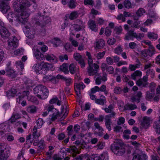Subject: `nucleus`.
Listing matches in <instances>:
<instances>
[{"label": "nucleus", "mask_w": 160, "mask_h": 160, "mask_svg": "<svg viewBox=\"0 0 160 160\" xmlns=\"http://www.w3.org/2000/svg\"><path fill=\"white\" fill-rule=\"evenodd\" d=\"M95 102L97 104L103 105L106 103L107 101L105 97L103 95H101L100 97V98L97 99Z\"/></svg>", "instance_id": "aec40b11"}, {"label": "nucleus", "mask_w": 160, "mask_h": 160, "mask_svg": "<svg viewBox=\"0 0 160 160\" xmlns=\"http://www.w3.org/2000/svg\"><path fill=\"white\" fill-rule=\"evenodd\" d=\"M67 4L70 8L73 9L76 7L77 3L74 0H69Z\"/></svg>", "instance_id": "c9c22d12"}, {"label": "nucleus", "mask_w": 160, "mask_h": 160, "mask_svg": "<svg viewBox=\"0 0 160 160\" xmlns=\"http://www.w3.org/2000/svg\"><path fill=\"white\" fill-rule=\"evenodd\" d=\"M99 92H104V94L107 95L108 94V91L107 89V88L105 85H102L100 88L99 87Z\"/></svg>", "instance_id": "a18cd8bd"}, {"label": "nucleus", "mask_w": 160, "mask_h": 160, "mask_svg": "<svg viewBox=\"0 0 160 160\" xmlns=\"http://www.w3.org/2000/svg\"><path fill=\"white\" fill-rule=\"evenodd\" d=\"M142 75V72L139 70H136L131 74V77L134 80H136L139 77H140Z\"/></svg>", "instance_id": "412c9836"}, {"label": "nucleus", "mask_w": 160, "mask_h": 160, "mask_svg": "<svg viewBox=\"0 0 160 160\" xmlns=\"http://www.w3.org/2000/svg\"><path fill=\"white\" fill-rule=\"evenodd\" d=\"M16 64L18 68H20L22 69H23L24 67V64L21 61H19L16 62Z\"/></svg>", "instance_id": "052dcab7"}, {"label": "nucleus", "mask_w": 160, "mask_h": 160, "mask_svg": "<svg viewBox=\"0 0 160 160\" xmlns=\"http://www.w3.org/2000/svg\"><path fill=\"white\" fill-rule=\"evenodd\" d=\"M153 127L155 129L157 133H160V116L158 121L154 123Z\"/></svg>", "instance_id": "72a5a7b5"}, {"label": "nucleus", "mask_w": 160, "mask_h": 160, "mask_svg": "<svg viewBox=\"0 0 160 160\" xmlns=\"http://www.w3.org/2000/svg\"><path fill=\"white\" fill-rule=\"evenodd\" d=\"M68 21L67 19H65L63 23L61 26V28L63 31L65 28H66L68 25Z\"/></svg>", "instance_id": "69168bd1"}, {"label": "nucleus", "mask_w": 160, "mask_h": 160, "mask_svg": "<svg viewBox=\"0 0 160 160\" xmlns=\"http://www.w3.org/2000/svg\"><path fill=\"white\" fill-rule=\"evenodd\" d=\"M70 72L72 74H73L75 72L76 70V67L75 65L73 63L70 64L69 67Z\"/></svg>", "instance_id": "3c124183"}, {"label": "nucleus", "mask_w": 160, "mask_h": 160, "mask_svg": "<svg viewBox=\"0 0 160 160\" xmlns=\"http://www.w3.org/2000/svg\"><path fill=\"white\" fill-rule=\"evenodd\" d=\"M37 129L36 126L34 127L32 135L33 138H38L40 136V133L37 132Z\"/></svg>", "instance_id": "e433bc0d"}, {"label": "nucleus", "mask_w": 160, "mask_h": 160, "mask_svg": "<svg viewBox=\"0 0 160 160\" xmlns=\"http://www.w3.org/2000/svg\"><path fill=\"white\" fill-rule=\"evenodd\" d=\"M29 94L28 91H24L22 93H21L18 96V98H17V101L19 103H21V101L22 100L23 98L26 96H27Z\"/></svg>", "instance_id": "5701e85b"}, {"label": "nucleus", "mask_w": 160, "mask_h": 160, "mask_svg": "<svg viewBox=\"0 0 160 160\" xmlns=\"http://www.w3.org/2000/svg\"><path fill=\"white\" fill-rule=\"evenodd\" d=\"M79 15L77 11H73L71 12L69 15V18L71 20H73L77 18Z\"/></svg>", "instance_id": "2f4dec72"}, {"label": "nucleus", "mask_w": 160, "mask_h": 160, "mask_svg": "<svg viewBox=\"0 0 160 160\" xmlns=\"http://www.w3.org/2000/svg\"><path fill=\"white\" fill-rule=\"evenodd\" d=\"M6 72L7 75L9 76L12 78L16 77V74L14 71L9 67H8L6 69Z\"/></svg>", "instance_id": "c85d7f7f"}, {"label": "nucleus", "mask_w": 160, "mask_h": 160, "mask_svg": "<svg viewBox=\"0 0 160 160\" xmlns=\"http://www.w3.org/2000/svg\"><path fill=\"white\" fill-rule=\"evenodd\" d=\"M57 103L58 105H60L61 104V102L58 99L57 97L52 98L49 101V103L50 104H53Z\"/></svg>", "instance_id": "79ce46f5"}, {"label": "nucleus", "mask_w": 160, "mask_h": 160, "mask_svg": "<svg viewBox=\"0 0 160 160\" xmlns=\"http://www.w3.org/2000/svg\"><path fill=\"white\" fill-rule=\"evenodd\" d=\"M148 54L149 56L151 57L155 54V49L153 46H150L147 50Z\"/></svg>", "instance_id": "a19ab883"}, {"label": "nucleus", "mask_w": 160, "mask_h": 160, "mask_svg": "<svg viewBox=\"0 0 160 160\" xmlns=\"http://www.w3.org/2000/svg\"><path fill=\"white\" fill-rule=\"evenodd\" d=\"M88 66L87 68V72L89 76H93L97 73L99 69V66L90 60L88 63Z\"/></svg>", "instance_id": "39448f33"}, {"label": "nucleus", "mask_w": 160, "mask_h": 160, "mask_svg": "<svg viewBox=\"0 0 160 160\" xmlns=\"http://www.w3.org/2000/svg\"><path fill=\"white\" fill-rule=\"evenodd\" d=\"M8 157L9 153L6 149L0 144V159H6Z\"/></svg>", "instance_id": "9d476101"}, {"label": "nucleus", "mask_w": 160, "mask_h": 160, "mask_svg": "<svg viewBox=\"0 0 160 160\" xmlns=\"http://www.w3.org/2000/svg\"><path fill=\"white\" fill-rule=\"evenodd\" d=\"M40 19L43 18L42 21H41L40 22L36 18H34L32 20V22L33 24H36L37 25H40L41 27L45 26L46 24L50 22L51 21V19L50 17H39Z\"/></svg>", "instance_id": "423d86ee"}, {"label": "nucleus", "mask_w": 160, "mask_h": 160, "mask_svg": "<svg viewBox=\"0 0 160 160\" xmlns=\"http://www.w3.org/2000/svg\"><path fill=\"white\" fill-rule=\"evenodd\" d=\"M26 34L27 37L30 38H34L35 34V31L33 28L32 27L30 28L28 26H26Z\"/></svg>", "instance_id": "f8f14e48"}, {"label": "nucleus", "mask_w": 160, "mask_h": 160, "mask_svg": "<svg viewBox=\"0 0 160 160\" xmlns=\"http://www.w3.org/2000/svg\"><path fill=\"white\" fill-rule=\"evenodd\" d=\"M146 73L148 76L150 75V77L152 78H153L155 76V71L152 69H148L146 72Z\"/></svg>", "instance_id": "37998d69"}, {"label": "nucleus", "mask_w": 160, "mask_h": 160, "mask_svg": "<svg viewBox=\"0 0 160 160\" xmlns=\"http://www.w3.org/2000/svg\"><path fill=\"white\" fill-rule=\"evenodd\" d=\"M66 150L70 153L73 157H75L77 154L80 153L77 148L74 146H70L69 148L66 149Z\"/></svg>", "instance_id": "2eb2a0df"}, {"label": "nucleus", "mask_w": 160, "mask_h": 160, "mask_svg": "<svg viewBox=\"0 0 160 160\" xmlns=\"http://www.w3.org/2000/svg\"><path fill=\"white\" fill-rule=\"evenodd\" d=\"M91 156L92 160H108V156L106 153H103L100 156L97 154H93Z\"/></svg>", "instance_id": "9b49d317"}, {"label": "nucleus", "mask_w": 160, "mask_h": 160, "mask_svg": "<svg viewBox=\"0 0 160 160\" xmlns=\"http://www.w3.org/2000/svg\"><path fill=\"white\" fill-rule=\"evenodd\" d=\"M21 118L20 115L18 113H16L13 115L10 119L11 122L15 121L17 119L20 118Z\"/></svg>", "instance_id": "49530a36"}, {"label": "nucleus", "mask_w": 160, "mask_h": 160, "mask_svg": "<svg viewBox=\"0 0 160 160\" xmlns=\"http://www.w3.org/2000/svg\"><path fill=\"white\" fill-rule=\"evenodd\" d=\"M105 42L102 39H98L95 43V48L98 49L102 48L105 46Z\"/></svg>", "instance_id": "6ab92c4d"}, {"label": "nucleus", "mask_w": 160, "mask_h": 160, "mask_svg": "<svg viewBox=\"0 0 160 160\" xmlns=\"http://www.w3.org/2000/svg\"><path fill=\"white\" fill-rule=\"evenodd\" d=\"M52 43L55 47L59 46L62 43V41L58 38H55L52 40Z\"/></svg>", "instance_id": "7c9ffc66"}, {"label": "nucleus", "mask_w": 160, "mask_h": 160, "mask_svg": "<svg viewBox=\"0 0 160 160\" xmlns=\"http://www.w3.org/2000/svg\"><path fill=\"white\" fill-rule=\"evenodd\" d=\"M53 79L52 77L50 75H45L43 77V81L44 82H48L50 81Z\"/></svg>", "instance_id": "09e8293b"}, {"label": "nucleus", "mask_w": 160, "mask_h": 160, "mask_svg": "<svg viewBox=\"0 0 160 160\" xmlns=\"http://www.w3.org/2000/svg\"><path fill=\"white\" fill-rule=\"evenodd\" d=\"M137 85L141 87H145L148 85V83L144 82L142 79H139L136 82Z\"/></svg>", "instance_id": "ea45409f"}, {"label": "nucleus", "mask_w": 160, "mask_h": 160, "mask_svg": "<svg viewBox=\"0 0 160 160\" xmlns=\"http://www.w3.org/2000/svg\"><path fill=\"white\" fill-rule=\"evenodd\" d=\"M142 158H144V159H146L147 158V156L144 154L142 155L139 154L135 155L133 156L132 160H143L142 159Z\"/></svg>", "instance_id": "58836bf2"}, {"label": "nucleus", "mask_w": 160, "mask_h": 160, "mask_svg": "<svg viewBox=\"0 0 160 160\" xmlns=\"http://www.w3.org/2000/svg\"><path fill=\"white\" fill-rule=\"evenodd\" d=\"M37 146L40 149H43L45 146V144L44 141L42 139H41L37 144Z\"/></svg>", "instance_id": "de8ad7c7"}, {"label": "nucleus", "mask_w": 160, "mask_h": 160, "mask_svg": "<svg viewBox=\"0 0 160 160\" xmlns=\"http://www.w3.org/2000/svg\"><path fill=\"white\" fill-rule=\"evenodd\" d=\"M28 112L31 113H34L36 111V108L34 106H31L28 107L27 108Z\"/></svg>", "instance_id": "4d7b16f0"}, {"label": "nucleus", "mask_w": 160, "mask_h": 160, "mask_svg": "<svg viewBox=\"0 0 160 160\" xmlns=\"http://www.w3.org/2000/svg\"><path fill=\"white\" fill-rule=\"evenodd\" d=\"M33 53L37 59L40 61L45 60L44 55L40 52L37 46L33 47Z\"/></svg>", "instance_id": "1a4fd4ad"}, {"label": "nucleus", "mask_w": 160, "mask_h": 160, "mask_svg": "<svg viewBox=\"0 0 160 160\" xmlns=\"http://www.w3.org/2000/svg\"><path fill=\"white\" fill-rule=\"evenodd\" d=\"M145 12L144 9L141 8H139L137 12V14L138 16H141L143 15V14Z\"/></svg>", "instance_id": "774afa93"}, {"label": "nucleus", "mask_w": 160, "mask_h": 160, "mask_svg": "<svg viewBox=\"0 0 160 160\" xmlns=\"http://www.w3.org/2000/svg\"><path fill=\"white\" fill-rule=\"evenodd\" d=\"M45 59L49 62H52L53 63H56L58 61V58L54 54L51 53H46L44 56Z\"/></svg>", "instance_id": "ddd939ff"}, {"label": "nucleus", "mask_w": 160, "mask_h": 160, "mask_svg": "<svg viewBox=\"0 0 160 160\" xmlns=\"http://www.w3.org/2000/svg\"><path fill=\"white\" fill-rule=\"evenodd\" d=\"M105 53L106 51L99 52L96 54V57L98 60L102 59L104 56Z\"/></svg>", "instance_id": "5fc2aeb1"}, {"label": "nucleus", "mask_w": 160, "mask_h": 160, "mask_svg": "<svg viewBox=\"0 0 160 160\" xmlns=\"http://www.w3.org/2000/svg\"><path fill=\"white\" fill-rule=\"evenodd\" d=\"M54 109H56L54 108L53 106L52 105H49L45 107V110H47L48 112L52 111L54 112Z\"/></svg>", "instance_id": "13d9d810"}, {"label": "nucleus", "mask_w": 160, "mask_h": 160, "mask_svg": "<svg viewBox=\"0 0 160 160\" xmlns=\"http://www.w3.org/2000/svg\"><path fill=\"white\" fill-rule=\"evenodd\" d=\"M54 110V112L52 114L51 117L50 118V120L52 121H55L59 116V113L58 110L57 109Z\"/></svg>", "instance_id": "bb28decb"}, {"label": "nucleus", "mask_w": 160, "mask_h": 160, "mask_svg": "<svg viewBox=\"0 0 160 160\" xmlns=\"http://www.w3.org/2000/svg\"><path fill=\"white\" fill-rule=\"evenodd\" d=\"M13 5L14 10L18 13L15 15L12 12H9L7 16L9 22H12L16 16L20 22L24 23L27 22L30 14L29 8L31 5L30 2L28 0H18L14 1Z\"/></svg>", "instance_id": "f257e3e1"}, {"label": "nucleus", "mask_w": 160, "mask_h": 160, "mask_svg": "<svg viewBox=\"0 0 160 160\" xmlns=\"http://www.w3.org/2000/svg\"><path fill=\"white\" fill-rule=\"evenodd\" d=\"M107 76L105 74L99 75L95 79V83L97 85H100L102 81H105L107 80Z\"/></svg>", "instance_id": "a211bd4d"}, {"label": "nucleus", "mask_w": 160, "mask_h": 160, "mask_svg": "<svg viewBox=\"0 0 160 160\" xmlns=\"http://www.w3.org/2000/svg\"><path fill=\"white\" fill-rule=\"evenodd\" d=\"M129 34L132 36V38H136L138 40H141L144 37V34L143 33H137L133 31L130 30Z\"/></svg>", "instance_id": "4468645a"}, {"label": "nucleus", "mask_w": 160, "mask_h": 160, "mask_svg": "<svg viewBox=\"0 0 160 160\" xmlns=\"http://www.w3.org/2000/svg\"><path fill=\"white\" fill-rule=\"evenodd\" d=\"M84 4L86 5H90L93 6L94 4V1L92 0H84Z\"/></svg>", "instance_id": "338daca9"}, {"label": "nucleus", "mask_w": 160, "mask_h": 160, "mask_svg": "<svg viewBox=\"0 0 160 160\" xmlns=\"http://www.w3.org/2000/svg\"><path fill=\"white\" fill-rule=\"evenodd\" d=\"M10 129L8 124L2 123L0 124V135H2L5 132H9Z\"/></svg>", "instance_id": "dca6fc26"}, {"label": "nucleus", "mask_w": 160, "mask_h": 160, "mask_svg": "<svg viewBox=\"0 0 160 160\" xmlns=\"http://www.w3.org/2000/svg\"><path fill=\"white\" fill-rule=\"evenodd\" d=\"M18 40L15 36L10 38L8 41V48L10 50H13L18 46Z\"/></svg>", "instance_id": "0eeeda50"}, {"label": "nucleus", "mask_w": 160, "mask_h": 160, "mask_svg": "<svg viewBox=\"0 0 160 160\" xmlns=\"http://www.w3.org/2000/svg\"><path fill=\"white\" fill-rule=\"evenodd\" d=\"M112 149L115 154L121 155L125 152V146L122 142L115 143L112 145Z\"/></svg>", "instance_id": "20e7f679"}, {"label": "nucleus", "mask_w": 160, "mask_h": 160, "mask_svg": "<svg viewBox=\"0 0 160 160\" xmlns=\"http://www.w3.org/2000/svg\"><path fill=\"white\" fill-rule=\"evenodd\" d=\"M64 48L66 51L69 52H71L73 51V48L69 43H66L64 46Z\"/></svg>", "instance_id": "864d4df0"}, {"label": "nucleus", "mask_w": 160, "mask_h": 160, "mask_svg": "<svg viewBox=\"0 0 160 160\" xmlns=\"http://www.w3.org/2000/svg\"><path fill=\"white\" fill-rule=\"evenodd\" d=\"M137 107L135 104H127L124 107V109L126 110H132L136 108Z\"/></svg>", "instance_id": "4c0bfd02"}, {"label": "nucleus", "mask_w": 160, "mask_h": 160, "mask_svg": "<svg viewBox=\"0 0 160 160\" xmlns=\"http://www.w3.org/2000/svg\"><path fill=\"white\" fill-rule=\"evenodd\" d=\"M60 70L63 72L65 74H68L69 72L68 70V65L66 63L63 64L60 67Z\"/></svg>", "instance_id": "f704fd0d"}, {"label": "nucleus", "mask_w": 160, "mask_h": 160, "mask_svg": "<svg viewBox=\"0 0 160 160\" xmlns=\"http://www.w3.org/2000/svg\"><path fill=\"white\" fill-rule=\"evenodd\" d=\"M94 126L95 128L98 129L100 132H102L103 131V128L100 126L98 122H95L94 123Z\"/></svg>", "instance_id": "680f3d73"}, {"label": "nucleus", "mask_w": 160, "mask_h": 160, "mask_svg": "<svg viewBox=\"0 0 160 160\" xmlns=\"http://www.w3.org/2000/svg\"><path fill=\"white\" fill-rule=\"evenodd\" d=\"M131 134L130 130L127 129L124 131L123 133V136L124 138L128 139L129 138V135Z\"/></svg>", "instance_id": "603ef678"}, {"label": "nucleus", "mask_w": 160, "mask_h": 160, "mask_svg": "<svg viewBox=\"0 0 160 160\" xmlns=\"http://www.w3.org/2000/svg\"><path fill=\"white\" fill-rule=\"evenodd\" d=\"M150 125V120L149 118L145 117L143 118V121L142 122V126L145 128H147Z\"/></svg>", "instance_id": "b1692460"}, {"label": "nucleus", "mask_w": 160, "mask_h": 160, "mask_svg": "<svg viewBox=\"0 0 160 160\" xmlns=\"http://www.w3.org/2000/svg\"><path fill=\"white\" fill-rule=\"evenodd\" d=\"M88 25L89 28L92 31L95 32L98 31V26L96 23L95 21L92 20H90L88 22Z\"/></svg>", "instance_id": "f3484780"}, {"label": "nucleus", "mask_w": 160, "mask_h": 160, "mask_svg": "<svg viewBox=\"0 0 160 160\" xmlns=\"http://www.w3.org/2000/svg\"><path fill=\"white\" fill-rule=\"evenodd\" d=\"M17 92V91L16 89L14 88H12L7 92V96L8 98L14 97L16 95Z\"/></svg>", "instance_id": "c756f323"}, {"label": "nucleus", "mask_w": 160, "mask_h": 160, "mask_svg": "<svg viewBox=\"0 0 160 160\" xmlns=\"http://www.w3.org/2000/svg\"><path fill=\"white\" fill-rule=\"evenodd\" d=\"M33 91L34 93L41 99H46L49 94V92L47 88L42 85L36 87L34 88Z\"/></svg>", "instance_id": "f03ea898"}, {"label": "nucleus", "mask_w": 160, "mask_h": 160, "mask_svg": "<svg viewBox=\"0 0 160 160\" xmlns=\"http://www.w3.org/2000/svg\"><path fill=\"white\" fill-rule=\"evenodd\" d=\"M37 126H36L37 128H41L43 125L44 122L43 119L41 118H39L36 121Z\"/></svg>", "instance_id": "c03bdc74"}, {"label": "nucleus", "mask_w": 160, "mask_h": 160, "mask_svg": "<svg viewBox=\"0 0 160 160\" xmlns=\"http://www.w3.org/2000/svg\"><path fill=\"white\" fill-rule=\"evenodd\" d=\"M73 58L77 61H79L82 59L81 56L79 53L77 52L74 53L73 54Z\"/></svg>", "instance_id": "bf43d9fd"}, {"label": "nucleus", "mask_w": 160, "mask_h": 160, "mask_svg": "<svg viewBox=\"0 0 160 160\" xmlns=\"http://www.w3.org/2000/svg\"><path fill=\"white\" fill-rule=\"evenodd\" d=\"M0 34L2 37L4 39L8 38L10 36L9 32L4 27V24L2 22H0Z\"/></svg>", "instance_id": "6e6552de"}, {"label": "nucleus", "mask_w": 160, "mask_h": 160, "mask_svg": "<svg viewBox=\"0 0 160 160\" xmlns=\"http://www.w3.org/2000/svg\"><path fill=\"white\" fill-rule=\"evenodd\" d=\"M124 7L128 9H129L132 8V5L131 2L129 1H125L123 2Z\"/></svg>", "instance_id": "6e6d98bb"}, {"label": "nucleus", "mask_w": 160, "mask_h": 160, "mask_svg": "<svg viewBox=\"0 0 160 160\" xmlns=\"http://www.w3.org/2000/svg\"><path fill=\"white\" fill-rule=\"evenodd\" d=\"M61 108L62 111L61 113L62 114H63V115L60 118V120L61 121H62L67 116L68 112V110L66 107L65 109H64V107L63 106H62Z\"/></svg>", "instance_id": "393cba45"}, {"label": "nucleus", "mask_w": 160, "mask_h": 160, "mask_svg": "<svg viewBox=\"0 0 160 160\" xmlns=\"http://www.w3.org/2000/svg\"><path fill=\"white\" fill-rule=\"evenodd\" d=\"M106 62L109 65H112L113 63V59L110 57H108L106 58Z\"/></svg>", "instance_id": "e2e57ef3"}, {"label": "nucleus", "mask_w": 160, "mask_h": 160, "mask_svg": "<svg viewBox=\"0 0 160 160\" xmlns=\"http://www.w3.org/2000/svg\"><path fill=\"white\" fill-rule=\"evenodd\" d=\"M142 93L141 92H138L136 95L132 97L131 100L132 102H134L136 101H137L138 102H140V99L142 97Z\"/></svg>", "instance_id": "cd10ccee"}, {"label": "nucleus", "mask_w": 160, "mask_h": 160, "mask_svg": "<svg viewBox=\"0 0 160 160\" xmlns=\"http://www.w3.org/2000/svg\"><path fill=\"white\" fill-rule=\"evenodd\" d=\"M73 28L76 31H79L83 28V26H80L79 25L77 24H74L73 25Z\"/></svg>", "instance_id": "0e129e2a"}, {"label": "nucleus", "mask_w": 160, "mask_h": 160, "mask_svg": "<svg viewBox=\"0 0 160 160\" xmlns=\"http://www.w3.org/2000/svg\"><path fill=\"white\" fill-rule=\"evenodd\" d=\"M52 64L47 62H43L40 63H36L33 66L32 68L37 73L40 74L42 72V70H52Z\"/></svg>", "instance_id": "7ed1b4c3"}, {"label": "nucleus", "mask_w": 160, "mask_h": 160, "mask_svg": "<svg viewBox=\"0 0 160 160\" xmlns=\"http://www.w3.org/2000/svg\"><path fill=\"white\" fill-rule=\"evenodd\" d=\"M154 95V90L152 89L150 91L147 92L146 96V99L148 100H150L153 98Z\"/></svg>", "instance_id": "a878e982"}, {"label": "nucleus", "mask_w": 160, "mask_h": 160, "mask_svg": "<svg viewBox=\"0 0 160 160\" xmlns=\"http://www.w3.org/2000/svg\"><path fill=\"white\" fill-rule=\"evenodd\" d=\"M148 37L152 40H155L158 38V35L157 34L153 32H148L147 33Z\"/></svg>", "instance_id": "473e14b6"}, {"label": "nucleus", "mask_w": 160, "mask_h": 160, "mask_svg": "<svg viewBox=\"0 0 160 160\" xmlns=\"http://www.w3.org/2000/svg\"><path fill=\"white\" fill-rule=\"evenodd\" d=\"M85 86L83 83H81L79 84H76L75 85V90L76 89L79 90H83Z\"/></svg>", "instance_id": "8fccbe9b"}, {"label": "nucleus", "mask_w": 160, "mask_h": 160, "mask_svg": "<svg viewBox=\"0 0 160 160\" xmlns=\"http://www.w3.org/2000/svg\"><path fill=\"white\" fill-rule=\"evenodd\" d=\"M105 125L109 131L111 130V125L112 123L111 119L108 116H106L105 118Z\"/></svg>", "instance_id": "4be33fe9"}]
</instances>
